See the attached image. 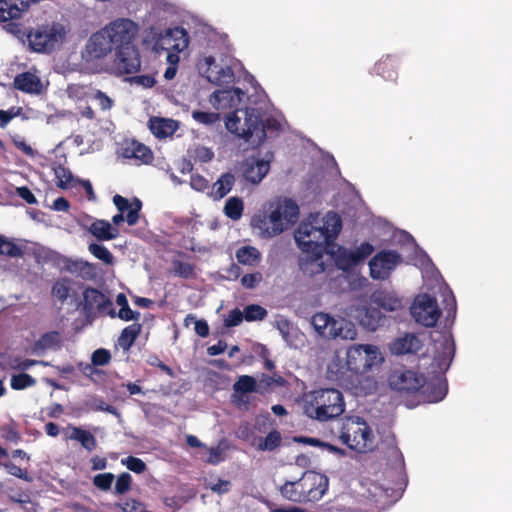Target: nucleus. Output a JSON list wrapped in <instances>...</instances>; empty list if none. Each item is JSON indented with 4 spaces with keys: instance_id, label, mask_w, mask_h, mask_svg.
<instances>
[{
    "instance_id": "obj_58",
    "label": "nucleus",
    "mask_w": 512,
    "mask_h": 512,
    "mask_svg": "<svg viewBox=\"0 0 512 512\" xmlns=\"http://www.w3.org/2000/svg\"><path fill=\"white\" fill-rule=\"evenodd\" d=\"M374 251V247L369 242L361 243L355 250H353L358 263L367 259Z\"/></svg>"
},
{
    "instance_id": "obj_47",
    "label": "nucleus",
    "mask_w": 512,
    "mask_h": 512,
    "mask_svg": "<svg viewBox=\"0 0 512 512\" xmlns=\"http://www.w3.org/2000/svg\"><path fill=\"white\" fill-rule=\"evenodd\" d=\"M267 316V310L258 304L247 305L244 309V319L248 322L263 320Z\"/></svg>"
},
{
    "instance_id": "obj_16",
    "label": "nucleus",
    "mask_w": 512,
    "mask_h": 512,
    "mask_svg": "<svg viewBox=\"0 0 512 512\" xmlns=\"http://www.w3.org/2000/svg\"><path fill=\"white\" fill-rule=\"evenodd\" d=\"M120 154L123 158L134 159L137 164H150L154 158L152 150L137 140L125 141Z\"/></svg>"
},
{
    "instance_id": "obj_1",
    "label": "nucleus",
    "mask_w": 512,
    "mask_h": 512,
    "mask_svg": "<svg viewBox=\"0 0 512 512\" xmlns=\"http://www.w3.org/2000/svg\"><path fill=\"white\" fill-rule=\"evenodd\" d=\"M342 228V220L336 212H328L322 219L301 222L294 238L301 250L298 266L304 276L315 277L324 273L328 265L324 261L326 247L333 244Z\"/></svg>"
},
{
    "instance_id": "obj_32",
    "label": "nucleus",
    "mask_w": 512,
    "mask_h": 512,
    "mask_svg": "<svg viewBox=\"0 0 512 512\" xmlns=\"http://www.w3.org/2000/svg\"><path fill=\"white\" fill-rule=\"evenodd\" d=\"M141 328L142 326L139 323H133L125 327L118 338L119 346L124 350H129L141 333Z\"/></svg>"
},
{
    "instance_id": "obj_13",
    "label": "nucleus",
    "mask_w": 512,
    "mask_h": 512,
    "mask_svg": "<svg viewBox=\"0 0 512 512\" xmlns=\"http://www.w3.org/2000/svg\"><path fill=\"white\" fill-rule=\"evenodd\" d=\"M115 51L116 53L112 65L115 74H134L140 70V53L135 45L126 46Z\"/></svg>"
},
{
    "instance_id": "obj_59",
    "label": "nucleus",
    "mask_w": 512,
    "mask_h": 512,
    "mask_svg": "<svg viewBox=\"0 0 512 512\" xmlns=\"http://www.w3.org/2000/svg\"><path fill=\"white\" fill-rule=\"evenodd\" d=\"M190 186L196 191L203 192L209 187V182L202 175L195 174L190 178Z\"/></svg>"
},
{
    "instance_id": "obj_18",
    "label": "nucleus",
    "mask_w": 512,
    "mask_h": 512,
    "mask_svg": "<svg viewBox=\"0 0 512 512\" xmlns=\"http://www.w3.org/2000/svg\"><path fill=\"white\" fill-rule=\"evenodd\" d=\"M422 346L421 340L416 335L406 333L404 336L393 340L389 345V349L394 355H405L418 353Z\"/></svg>"
},
{
    "instance_id": "obj_43",
    "label": "nucleus",
    "mask_w": 512,
    "mask_h": 512,
    "mask_svg": "<svg viewBox=\"0 0 512 512\" xmlns=\"http://www.w3.org/2000/svg\"><path fill=\"white\" fill-rule=\"evenodd\" d=\"M36 384V380L27 373L12 375L10 386L13 390H24Z\"/></svg>"
},
{
    "instance_id": "obj_28",
    "label": "nucleus",
    "mask_w": 512,
    "mask_h": 512,
    "mask_svg": "<svg viewBox=\"0 0 512 512\" xmlns=\"http://www.w3.org/2000/svg\"><path fill=\"white\" fill-rule=\"evenodd\" d=\"M397 68L398 59L391 55L381 58L374 66L376 74L388 81H395L397 79Z\"/></svg>"
},
{
    "instance_id": "obj_62",
    "label": "nucleus",
    "mask_w": 512,
    "mask_h": 512,
    "mask_svg": "<svg viewBox=\"0 0 512 512\" xmlns=\"http://www.w3.org/2000/svg\"><path fill=\"white\" fill-rule=\"evenodd\" d=\"M147 362L149 365L159 368L161 371L166 373L168 376H170V377L175 376V373L172 370V368H170L168 365L163 363L156 355L150 356Z\"/></svg>"
},
{
    "instance_id": "obj_29",
    "label": "nucleus",
    "mask_w": 512,
    "mask_h": 512,
    "mask_svg": "<svg viewBox=\"0 0 512 512\" xmlns=\"http://www.w3.org/2000/svg\"><path fill=\"white\" fill-rule=\"evenodd\" d=\"M89 232L99 241H109L118 237L119 230L107 220H95L89 226Z\"/></svg>"
},
{
    "instance_id": "obj_2",
    "label": "nucleus",
    "mask_w": 512,
    "mask_h": 512,
    "mask_svg": "<svg viewBox=\"0 0 512 512\" xmlns=\"http://www.w3.org/2000/svg\"><path fill=\"white\" fill-rule=\"evenodd\" d=\"M138 31L139 26L131 19L117 18L90 36L86 44L87 53L94 59H101L113 49L134 45Z\"/></svg>"
},
{
    "instance_id": "obj_31",
    "label": "nucleus",
    "mask_w": 512,
    "mask_h": 512,
    "mask_svg": "<svg viewBox=\"0 0 512 512\" xmlns=\"http://www.w3.org/2000/svg\"><path fill=\"white\" fill-rule=\"evenodd\" d=\"M68 429L71 430L68 439L78 441L88 452H91L96 448V438L90 431L76 426H68Z\"/></svg>"
},
{
    "instance_id": "obj_27",
    "label": "nucleus",
    "mask_w": 512,
    "mask_h": 512,
    "mask_svg": "<svg viewBox=\"0 0 512 512\" xmlns=\"http://www.w3.org/2000/svg\"><path fill=\"white\" fill-rule=\"evenodd\" d=\"M160 41L162 45L168 44L170 45V48L182 51L188 45L187 32L181 27L168 29Z\"/></svg>"
},
{
    "instance_id": "obj_20",
    "label": "nucleus",
    "mask_w": 512,
    "mask_h": 512,
    "mask_svg": "<svg viewBox=\"0 0 512 512\" xmlns=\"http://www.w3.org/2000/svg\"><path fill=\"white\" fill-rule=\"evenodd\" d=\"M370 300L371 304L386 312L398 311L403 308L402 300L396 294L388 291H375Z\"/></svg>"
},
{
    "instance_id": "obj_42",
    "label": "nucleus",
    "mask_w": 512,
    "mask_h": 512,
    "mask_svg": "<svg viewBox=\"0 0 512 512\" xmlns=\"http://www.w3.org/2000/svg\"><path fill=\"white\" fill-rule=\"evenodd\" d=\"M88 251L97 259L101 260L106 265H112L114 263L113 254L103 245L97 243H91L88 246Z\"/></svg>"
},
{
    "instance_id": "obj_50",
    "label": "nucleus",
    "mask_w": 512,
    "mask_h": 512,
    "mask_svg": "<svg viewBox=\"0 0 512 512\" xmlns=\"http://www.w3.org/2000/svg\"><path fill=\"white\" fill-rule=\"evenodd\" d=\"M114 481V475L111 472L100 473L94 476L93 484L102 491L110 490Z\"/></svg>"
},
{
    "instance_id": "obj_7",
    "label": "nucleus",
    "mask_w": 512,
    "mask_h": 512,
    "mask_svg": "<svg viewBox=\"0 0 512 512\" xmlns=\"http://www.w3.org/2000/svg\"><path fill=\"white\" fill-rule=\"evenodd\" d=\"M339 438L344 445L359 453H365L374 448L372 429L359 416H347L342 419Z\"/></svg>"
},
{
    "instance_id": "obj_4",
    "label": "nucleus",
    "mask_w": 512,
    "mask_h": 512,
    "mask_svg": "<svg viewBox=\"0 0 512 512\" xmlns=\"http://www.w3.org/2000/svg\"><path fill=\"white\" fill-rule=\"evenodd\" d=\"M298 218V205L291 199H285L282 203H278L268 215L265 213L255 215L251 224L259 229L264 237L271 238L289 229L298 221Z\"/></svg>"
},
{
    "instance_id": "obj_19",
    "label": "nucleus",
    "mask_w": 512,
    "mask_h": 512,
    "mask_svg": "<svg viewBox=\"0 0 512 512\" xmlns=\"http://www.w3.org/2000/svg\"><path fill=\"white\" fill-rule=\"evenodd\" d=\"M113 203L119 212L125 213L128 211L126 215V221L128 225L134 226L138 223L139 212L142 207V202L138 198H134L133 203L130 204L127 198L116 194L113 197Z\"/></svg>"
},
{
    "instance_id": "obj_60",
    "label": "nucleus",
    "mask_w": 512,
    "mask_h": 512,
    "mask_svg": "<svg viewBox=\"0 0 512 512\" xmlns=\"http://www.w3.org/2000/svg\"><path fill=\"white\" fill-rule=\"evenodd\" d=\"M58 336L56 331L45 333L40 337L38 343L43 348H51L58 342Z\"/></svg>"
},
{
    "instance_id": "obj_56",
    "label": "nucleus",
    "mask_w": 512,
    "mask_h": 512,
    "mask_svg": "<svg viewBox=\"0 0 512 512\" xmlns=\"http://www.w3.org/2000/svg\"><path fill=\"white\" fill-rule=\"evenodd\" d=\"M262 279L263 277L261 272L256 271L248 273L241 278V285L246 289H253L262 281Z\"/></svg>"
},
{
    "instance_id": "obj_33",
    "label": "nucleus",
    "mask_w": 512,
    "mask_h": 512,
    "mask_svg": "<svg viewBox=\"0 0 512 512\" xmlns=\"http://www.w3.org/2000/svg\"><path fill=\"white\" fill-rule=\"evenodd\" d=\"M71 283V279L67 277L58 279L51 288V296L64 304L70 296Z\"/></svg>"
},
{
    "instance_id": "obj_55",
    "label": "nucleus",
    "mask_w": 512,
    "mask_h": 512,
    "mask_svg": "<svg viewBox=\"0 0 512 512\" xmlns=\"http://www.w3.org/2000/svg\"><path fill=\"white\" fill-rule=\"evenodd\" d=\"M88 406L94 411H103L110 414H117V409L107 404L101 397H93L89 402Z\"/></svg>"
},
{
    "instance_id": "obj_51",
    "label": "nucleus",
    "mask_w": 512,
    "mask_h": 512,
    "mask_svg": "<svg viewBox=\"0 0 512 512\" xmlns=\"http://www.w3.org/2000/svg\"><path fill=\"white\" fill-rule=\"evenodd\" d=\"M132 476L128 472H123L118 475L115 484V493L118 495L125 494L131 489Z\"/></svg>"
},
{
    "instance_id": "obj_39",
    "label": "nucleus",
    "mask_w": 512,
    "mask_h": 512,
    "mask_svg": "<svg viewBox=\"0 0 512 512\" xmlns=\"http://www.w3.org/2000/svg\"><path fill=\"white\" fill-rule=\"evenodd\" d=\"M441 347H442V353H441V355H438L437 357H435V360L437 361V365L440 369H443V368L447 369L453 359V356H454V352H455L454 343L450 339H445L441 343Z\"/></svg>"
},
{
    "instance_id": "obj_46",
    "label": "nucleus",
    "mask_w": 512,
    "mask_h": 512,
    "mask_svg": "<svg viewBox=\"0 0 512 512\" xmlns=\"http://www.w3.org/2000/svg\"><path fill=\"white\" fill-rule=\"evenodd\" d=\"M172 265L175 275L183 279H191L195 277V270L192 264L180 260H174Z\"/></svg>"
},
{
    "instance_id": "obj_61",
    "label": "nucleus",
    "mask_w": 512,
    "mask_h": 512,
    "mask_svg": "<svg viewBox=\"0 0 512 512\" xmlns=\"http://www.w3.org/2000/svg\"><path fill=\"white\" fill-rule=\"evenodd\" d=\"M94 99L98 101L102 110H110L114 105V101L101 90H96Z\"/></svg>"
},
{
    "instance_id": "obj_24",
    "label": "nucleus",
    "mask_w": 512,
    "mask_h": 512,
    "mask_svg": "<svg viewBox=\"0 0 512 512\" xmlns=\"http://www.w3.org/2000/svg\"><path fill=\"white\" fill-rule=\"evenodd\" d=\"M447 383L439 378L433 379L429 382L425 380L424 387H421L420 392L424 395L428 402L436 403L441 401L447 394Z\"/></svg>"
},
{
    "instance_id": "obj_5",
    "label": "nucleus",
    "mask_w": 512,
    "mask_h": 512,
    "mask_svg": "<svg viewBox=\"0 0 512 512\" xmlns=\"http://www.w3.org/2000/svg\"><path fill=\"white\" fill-rule=\"evenodd\" d=\"M241 112L244 115L243 123L237 111L231 112L225 121L226 129L239 138L249 140L251 137L256 136L260 144L266 139L265 128L277 129L279 126L278 122L274 119H267L264 124L260 113L255 108H246Z\"/></svg>"
},
{
    "instance_id": "obj_53",
    "label": "nucleus",
    "mask_w": 512,
    "mask_h": 512,
    "mask_svg": "<svg viewBox=\"0 0 512 512\" xmlns=\"http://www.w3.org/2000/svg\"><path fill=\"white\" fill-rule=\"evenodd\" d=\"M122 464L125 465L130 471L137 474L143 473L147 468L145 462L142 459L134 456H128L126 459H123Z\"/></svg>"
},
{
    "instance_id": "obj_9",
    "label": "nucleus",
    "mask_w": 512,
    "mask_h": 512,
    "mask_svg": "<svg viewBox=\"0 0 512 512\" xmlns=\"http://www.w3.org/2000/svg\"><path fill=\"white\" fill-rule=\"evenodd\" d=\"M379 352L373 345H354L346 353L347 369L354 374H364L379 362Z\"/></svg>"
},
{
    "instance_id": "obj_21",
    "label": "nucleus",
    "mask_w": 512,
    "mask_h": 512,
    "mask_svg": "<svg viewBox=\"0 0 512 512\" xmlns=\"http://www.w3.org/2000/svg\"><path fill=\"white\" fill-rule=\"evenodd\" d=\"M269 169L268 161L262 159L247 161L244 165L243 176L246 181L258 184L267 175Z\"/></svg>"
},
{
    "instance_id": "obj_3",
    "label": "nucleus",
    "mask_w": 512,
    "mask_h": 512,
    "mask_svg": "<svg viewBox=\"0 0 512 512\" xmlns=\"http://www.w3.org/2000/svg\"><path fill=\"white\" fill-rule=\"evenodd\" d=\"M328 487L329 479L326 475L308 470L298 479L286 480L279 486L278 491L287 501L307 504L321 500Z\"/></svg>"
},
{
    "instance_id": "obj_10",
    "label": "nucleus",
    "mask_w": 512,
    "mask_h": 512,
    "mask_svg": "<svg viewBox=\"0 0 512 512\" xmlns=\"http://www.w3.org/2000/svg\"><path fill=\"white\" fill-rule=\"evenodd\" d=\"M31 48L36 52L49 53L53 51L63 38L59 25H44L28 34Z\"/></svg>"
},
{
    "instance_id": "obj_8",
    "label": "nucleus",
    "mask_w": 512,
    "mask_h": 512,
    "mask_svg": "<svg viewBox=\"0 0 512 512\" xmlns=\"http://www.w3.org/2000/svg\"><path fill=\"white\" fill-rule=\"evenodd\" d=\"M311 325L317 334L323 338L354 340L357 337V329L354 323L345 318L336 319L328 313H315L311 318Z\"/></svg>"
},
{
    "instance_id": "obj_17",
    "label": "nucleus",
    "mask_w": 512,
    "mask_h": 512,
    "mask_svg": "<svg viewBox=\"0 0 512 512\" xmlns=\"http://www.w3.org/2000/svg\"><path fill=\"white\" fill-rule=\"evenodd\" d=\"M258 383L253 376L241 375L233 384L232 401L236 404H247V394L258 392Z\"/></svg>"
},
{
    "instance_id": "obj_37",
    "label": "nucleus",
    "mask_w": 512,
    "mask_h": 512,
    "mask_svg": "<svg viewBox=\"0 0 512 512\" xmlns=\"http://www.w3.org/2000/svg\"><path fill=\"white\" fill-rule=\"evenodd\" d=\"M335 264L339 269L346 271L358 265L359 263L355 257L353 250L348 251L340 247L335 258Z\"/></svg>"
},
{
    "instance_id": "obj_64",
    "label": "nucleus",
    "mask_w": 512,
    "mask_h": 512,
    "mask_svg": "<svg viewBox=\"0 0 512 512\" xmlns=\"http://www.w3.org/2000/svg\"><path fill=\"white\" fill-rule=\"evenodd\" d=\"M130 80L131 82L141 85L145 88H151L156 84L155 78L151 75L133 76Z\"/></svg>"
},
{
    "instance_id": "obj_52",
    "label": "nucleus",
    "mask_w": 512,
    "mask_h": 512,
    "mask_svg": "<svg viewBox=\"0 0 512 512\" xmlns=\"http://www.w3.org/2000/svg\"><path fill=\"white\" fill-rule=\"evenodd\" d=\"M1 437L11 443H18L21 441V434L12 424H5L0 428Z\"/></svg>"
},
{
    "instance_id": "obj_41",
    "label": "nucleus",
    "mask_w": 512,
    "mask_h": 512,
    "mask_svg": "<svg viewBox=\"0 0 512 512\" xmlns=\"http://www.w3.org/2000/svg\"><path fill=\"white\" fill-rule=\"evenodd\" d=\"M0 255L8 257H22L23 250L14 241L7 239L3 235H0Z\"/></svg>"
},
{
    "instance_id": "obj_54",
    "label": "nucleus",
    "mask_w": 512,
    "mask_h": 512,
    "mask_svg": "<svg viewBox=\"0 0 512 512\" xmlns=\"http://www.w3.org/2000/svg\"><path fill=\"white\" fill-rule=\"evenodd\" d=\"M111 361V353L109 350L99 348L92 353L91 362L94 366H105Z\"/></svg>"
},
{
    "instance_id": "obj_45",
    "label": "nucleus",
    "mask_w": 512,
    "mask_h": 512,
    "mask_svg": "<svg viewBox=\"0 0 512 512\" xmlns=\"http://www.w3.org/2000/svg\"><path fill=\"white\" fill-rule=\"evenodd\" d=\"M240 93L241 90L239 88L218 90L212 94L213 100L211 101L214 105L218 104L219 106L224 107L225 104H222L223 102L233 101L234 96L239 95Z\"/></svg>"
},
{
    "instance_id": "obj_36",
    "label": "nucleus",
    "mask_w": 512,
    "mask_h": 512,
    "mask_svg": "<svg viewBox=\"0 0 512 512\" xmlns=\"http://www.w3.org/2000/svg\"><path fill=\"white\" fill-rule=\"evenodd\" d=\"M235 182L234 175L231 173L222 174L214 184V195L216 199L225 197L232 189Z\"/></svg>"
},
{
    "instance_id": "obj_15",
    "label": "nucleus",
    "mask_w": 512,
    "mask_h": 512,
    "mask_svg": "<svg viewBox=\"0 0 512 512\" xmlns=\"http://www.w3.org/2000/svg\"><path fill=\"white\" fill-rule=\"evenodd\" d=\"M112 305V301L97 288L87 287L83 291V311L87 316L96 312L104 313Z\"/></svg>"
},
{
    "instance_id": "obj_38",
    "label": "nucleus",
    "mask_w": 512,
    "mask_h": 512,
    "mask_svg": "<svg viewBox=\"0 0 512 512\" xmlns=\"http://www.w3.org/2000/svg\"><path fill=\"white\" fill-rule=\"evenodd\" d=\"M281 443V433L278 430H272L266 435V437L259 440L257 449L260 451H274L280 447Z\"/></svg>"
},
{
    "instance_id": "obj_23",
    "label": "nucleus",
    "mask_w": 512,
    "mask_h": 512,
    "mask_svg": "<svg viewBox=\"0 0 512 512\" xmlns=\"http://www.w3.org/2000/svg\"><path fill=\"white\" fill-rule=\"evenodd\" d=\"M29 8L24 0H0V22L18 19Z\"/></svg>"
},
{
    "instance_id": "obj_14",
    "label": "nucleus",
    "mask_w": 512,
    "mask_h": 512,
    "mask_svg": "<svg viewBox=\"0 0 512 512\" xmlns=\"http://www.w3.org/2000/svg\"><path fill=\"white\" fill-rule=\"evenodd\" d=\"M424 384L425 376L412 370L395 371L389 377L390 387L398 392L408 394L419 392Z\"/></svg>"
},
{
    "instance_id": "obj_6",
    "label": "nucleus",
    "mask_w": 512,
    "mask_h": 512,
    "mask_svg": "<svg viewBox=\"0 0 512 512\" xmlns=\"http://www.w3.org/2000/svg\"><path fill=\"white\" fill-rule=\"evenodd\" d=\"M345 410L342 393L335 388H324L310 393L305 413L312 419L327 421L340 416Z\"/></svg>"
},
{
    "instance_id": "obj_26",
    "label": "nucleus",
    "mask_w": 512,
    "mask_h": 512,
    "mask_svg": "<svg viewBox=\"0 0 512 512\" xmlns=\"http://www.w3.org/2000/svg\"><path fill=\"white\" fill-rule=\"evenodd\" d=\"M149 129L157 138L173 135L178 129V122L173 119L154 117L149 120Z\"/></svg>"
},
{
    "instance_id": "obj_25",
    "label": "nucleus",
    "mask_w": 512,
    "mask_h": 512,
    "mask_svg": "<svg viewBox=\"0 0 512 512\" xmlns=\"http://www.w3.org/2000/svg\"><path fill=\"white\" fill-rule=\"evenodd\" d=\"M384 317L378 306L371 304L364 307L358 313V319L361 326L369 331H375Z\"/></svg>"
},
{
    "instance_id": "obj_44",
    "label": "nucleus",
    "mask_w": 512,
    "mask_h": 512,
    "mask_svg": "<svg viewBox=\"0 0 512 512\" xmlns=\"http://www.w3.org/2000/svg\"><path fill=\"white\" fill-rule=\"evenodd\" d=\"M192 118L199 124L209 126L220 121V114L216 112L194 110L192 111Z\"/></svg>"
},
{
    "instance_id": "obj_12",
    "label": "nucleus",
    "mask_w": 512,
    "mask_h": 512,
    "mask_svg": "<svg viewBox=\"0 0 512 512\" xmlns=\"http://www.w3.org/2000/svg\"><path fill=\"white\" fill-rule=\"evenodd\" d=\"M402 262V256L394 250H382L369 261L370 276L375 280H386Z\"/></svg>"
},
{
    "instance_id": "obj_30",
    "label": "nucleus",
    "mask_w": 512,
    "mask_h": 512,
    "mask_svg": "<svg viewBox=\"0 0 512 512\" xmlns=\"http://www.w3.org/2000/svg\"><path fill=\"white\" fill-rule=\"evenodd\" d=\"M209 82L218 86H228L234 83L235 75L234 71L230 66L218 65V68H211L206 75Z\"/></svg>"
},
{
    "instance_id": "obj_48",
    "label": "nucleus",
    "mask_w": 512,
    "mask_h": 512,
    "mask_svg": "<svg viewBox=\"0 0 512 512\" xmlns=\"http://www.w3.org/2000/svg\"><path fill=\"white\" fill-rule=\"evenodd\" d=\"M55 176L57 178V186L61 189H67L72 186L74 180L71 171L63 166H58L55 169Z\"/></svg>"
},
{
    "instance_id": "obj_63",
    "label": "nucleus",
    "mask_w": 512,
    "mask_h": 512,
    "mask_svg": "<svg viewBox=\"0 0 512 512\" xmlns=\"http://www.w3.org/2000/svg\"><path fill=\"white\" fill-rule=\"evenodd\" d=\"M3 466L5 467V469L7 470V472L10 475L20 478V479H27V472L23 471L19 466H17L13 462H11V461L5 462V463H3Z\"/></svg>"
},
{
    "instance_id": "obj_49",
    "label": "nucleus",
    "mask_w": 512,
    "mask_h": 512,
    "mask_svg": "<svg viewBox=\"0 0 512 512\" xmlns=\"http://www.w3.org/2000/svg\"><path fill=\"white\" fill-rule=\"evenodd\" d=\"M107 313L112 318L118 316L121 320H124V321H131V320L138 321L140 319V313L138 311H133L129 307V305L127 307L120 308L117 314L115 313V310L112 307L110 308L109 311H107Z\"/></svg>"
},
{
    "instance_id": "obj_22",
    "label": "nucleus",
    "mask_w": 512,
    "mask_h": 512,
    "mask_svg": "<svg viewBox=\"0 0 512 512\" xmlns=\"http://www.w3.org/2000/svg\"><path fill=\"white\" fill-rule=\"evenodd\" d=\"M14 88L29 94H39L42 90L40 78L32 72H23L15 76Z\"/></svg>"
},
{
    "instance_id": "obj_40",
    "label": "nucleus",
    "mask_w": 512,
    "mask_h": 512,
    "mask_svg": "<svg viewBox=\"0 0 512 512\" xmlns=\"http://www.w3.org/2000/svg\"><path fill=\"white\" fill-rule=\"evenodd\" d=\"M243 209V200L238 197H231L226 201L224 213L228 218L237 221L242 217Z\"/></svg>"
},
{
    "instance_id": "obj_57",
    "label": "nucleus",
    "mask_w": 512,
    "mask_h": 512,
    "mask_svg": "<svg viewBox=\"0 0 512 512\" xmlns=\"http://www.w3.org/2000/svg\"><path fill=\"white\" fill-rule=\"evenodd\" d=\"M244 319V312L240 309L235 308L229 311L227 317L224 319L225 327H235L242 323Z\"/></svg>"
},
{
    "instance_id": "obj_35",
    "label": "nucleus",
    "mask_w": 512,
    "mask_h": 512,
    "mask_svg": "<svg viewBox=\"0 0 512 512\" xmlns=\"http://www.w3.org/2000/svg\"><path fill=\"white\" fill-rule=\"evenodd\" d=\"M67 268L71 273H77L85 279H92L96 275L95 265L84 260L72 261Z\"/></svg>"
},
{
    "instance_id": "obj_11",
    "label": "nucleus",
    "mask_w": 512,
    "mask_h": 512,
    "mask_svg": "<svg viewBox=\"0 0 512 512\" xmlns=\"http://www.w3.org/2000/svg\"><path fill=\"white\" fill-rule=\"evenodd\" d=\"M415 321L425 327H434L439 320L441 311L437 300L429 294L418 296L411 307Z\"/></svg>"
},
{
    "instance_id": "obj_34",
    "label": "nucleus",
    "mask_w": 512,
    "mask_h": 512,
    "mask_svg": "<svg viewBox=\"0 0 512 512\" xmlns=\"http://www.w3.org/2000/svg\"><path fill=\"white\" fill-rule=\"evenodd\" d=\"M236 259L240 264L254 266L260 261L261 254L253 246H243L236 251Z\"/></svg>"
}]
</instances>
